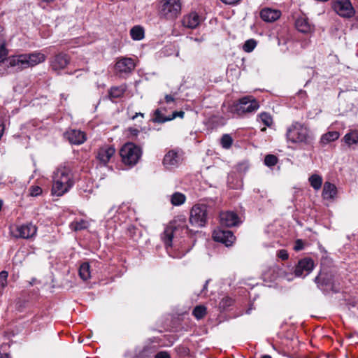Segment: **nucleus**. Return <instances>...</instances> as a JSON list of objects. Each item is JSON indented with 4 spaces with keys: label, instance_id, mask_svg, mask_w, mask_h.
<instances>
[{
    "label": "nucleus",
    "instance_id": "obj_43",
    "mask_svg": "<svg viewBox=\"0 0 358 358\" xmlns=\"http://www.w3.org/2000/svg\"><path fill=\"white\" fill-rule=\"evenodd\" d=\"M174 101H175V99L173 98V96L169 95V94H166L165 96V101L166 103H173V102H174Z\"/></svg>",
    "mask_w": 358,
    "mask_h": 358
},
{
    "label": "nucleus",
    "instance_id": "obj_18",
    "mask_svg": "<svg viewBox=\"0 0 358 358\" xmlns=\"http://www.w3.org/2000/svg\"><path fill=\"white\" fill-rule=\"evenodd\" d=\"M181 162V157L178 151L169 150L164 156L163 164L167 169L177 166Z\"/></svg>",
    "mask_w": 358,
    "mask_h": 358
},
{
    "label": "nucleus",
    "instance_id": "obj_30",
    "mask_svg": "<svg viewBox=\"0 0 358 358\" xmlns=\"http://www.w3.org/2000/svg\"><path fill=\"white\" fill-rule=\"evenodd\" d=\"M88 222L86 220L80 219L75 220L70 224V228L73 231H80L88 227Z\"/></svg>",
    "mask_w": 358,
    "mask_h": 358
},
{
    "label": "nucleus",
    "instance_id": "obj_20",
    "mask_svg": "<svg viewBox=\"0 0 358 358\" xmlns=\"http://www.w3.org/2000/svg\"><path fill=\"white\" fill-rule=\"evenodd\" d=\"M65 135L72 144L80 145L86 140L85 134L80 130L72 129L66 131Z\"/></svg>",
    "mask_w": 358,
    "mask_h": 358
},
{
    "label": "nucleus",
    "instance_id": "obj_9",
    "mask_svg": "<svg viewBox=\"0 0 358 358\" xmlns=\"http://www.w3.org/2000/svg\"><path fill=\"white\" fill-rule=\"evenodd\" d=\"M10 234L16 238L29 239L36 234L37 228L32 223H27L10 229Z\"/></svg>",
    "mask_w": 358,
    "mask_h": 358
},
{
    "label": "nucleus",
    "instance_id": "obj_2",
    "mask_svg": "<svg viewBox=\"0 0 358 358\" xmlns=\"http://www.w3.org/2000/svg\"><path fill=\"white\" fill-rule=\"evenodd\" d=\"M74 185L73 175L68 166H59L53 173L52 194L61 196L69 191Z\"/></svg>",
    "mask_w": 358,
    "mask_h": 358
},
{
    "label": "nucleus",
    "instance_id": "obj_37",
    "mask_svg": "<svg viewBox=\"0 0 358 358\" xmlns=\"http://www.w3.org/2000/svg\"><path fill=\"white\" fill-rule=\"evenodd\" d=\"M42 193V189L39 186L33 185L29 189V194L31 196H37Z\"/></svg>",
    "mask_w": 358,
    "mask_h": 358
},
{
    "label": "nucleus",
    "instance_id": "obj_32",
    "mask_svg": "<svg viewBox=\"0 0 358 358\" xmlns=\"http://www.w3.org/2000/svg\"><path fill=\"white\" fill-rule=\"evenodd\" d=\"M192 314L197 320H200L206 314V308L203 306H197L194 308Z\"/></svg>",
    "mask_w": 358,
    "mask_h": 358
},
{
    "label": "nucleus",
    "instance_id": "obj_28",
    "mask_svg": "<svg viewBox=\"0 0 358 358\" xmlns=\"http://www.w3.org/2000/svg\"><path fill=\"white\" fill-rule=\"evenodd\" d=\"M130 35L134 41L142 40L144 38V29L141 26H134L130 30Z\"/></svg>",
    "mask_w": 358,
    "mask_h": 358
},
{
    "label": "nucleus",
    "instance_id": "obj_10",
    "mask_svg": "<svg viewBox=\"0 0 358 358\" xmlns=\"http://www.w3.org/2000/svg\"><path fill=\"white\" fill-rule=\"evenodd\" d=\"M333 8L340 16L350 18L355 15V9L350 0H334Z\"/></svg>",
    "mask_w": 358,
    "mask_h": 358
},
{
    "label": "nucleus",
    "instance_id": "obj_36",
    "mask_svg": "<svg viewBox=\"0 0 358 358\" xmlns=\"http://www.w3.org/2000/svg\"><path fill=\"white\" fill-rule=\"evenodd\" d=\"M278 162V158L273 155H268L265 157L264 164L267 166H273Z\"/></svg>",
    "mask_w": 358,
    "mask_h": 358
},
{
    "label": "nucleus",
    "instance_id": "obj_35",
    "mask_svg": "<svg viewBox=\"0 0 358 358\" xmlns=\"http://www.w3.org/2000/svg\"><path fill=\"white\" fill-rule=\"evenodd\" d=\"M256 45V41L253 39H250L245 41L243 46V49L245 52H250L255 49Z\"/></svg>",
    "mask_w": 358,
    "mask_h": 358
},
{
    "label": "nucleus",
    "instance_id": "obj_29",
    "mask_svg": "<svg viewBox=\"0 0 358 358\" xmlns=\"http://www.w3.org/2000/svg\"><path fill=\"white\" fill-rule=\"evenodd\" d=\"M90 264L87 262H85L80 265V268H79V275H80V277L83 280H87L89 278H90L91 275H90Z\"/></svg>",
    "mask_w": 358,
    "mask_h": 358
},
{
    "label": "nucleus",
    "instance_id": "obj_6",
    "mask_svg": "<svg viewBox=\"0 0 358 358\" xmlns=\"http://www.w3.org/2000/svg\"><path fill=\"white\" fill-rule=\"evenodd\" d=\"M122 162L129 166L135 165L141 156V149L132 143L124 144L120 150Z\"/></svg>",
    "mask_w": 358,
    "mask_h": 358
},
{
    "label": "nucleus",
    "instance_id": "obj_26",
    "mask_svg": "<svg viewBox=\"0 0 358 358\" xmlns=\"http://www.w3.org/2000/svg\"><path fill=\"white\" fill-rule=\"evenodd\" d=\"M185 201V195L179 192H176L170 196V202L173 206H175L182 205Z\"/></svg>",
    "mask_w": 358,
    "mask_h": 358
},
{
    "label": "nucleus",
    "instance_id": "obj_51",
    "mask_svg": "<svg viewBox=\"0 0 358 358\" xmlns=\"http://www.w3.org/2000/svg\"><path fill=\"white\" fill-rule=\"evenodd\" d=\"M262 131H266V128L264 127V128L262 129Z\"/></svg>",
    "mask_w": 358,
    "mask_h": 358
},
{
    "label": "nucleus",
    "instance_id": "obj_46",
    "mask_svg": "<svg viewBox=\"0 0 358 358\" xmlns=\"http://www.w3.org/2000/svg\"><path fill=\"white\" fill-rule=\"evenodd\" d=\"M320 278H321L320 275H318V276H317V277L315 278V283H317V284L318 287H320Z\"/></svg>",
    "mask_w": 358,
    "mask_h": 358
},
{
    "label": "nucleus",
    "instance_id": "obj_19",
    "mask_svg": "<svg viewBox=\"0 0 358 358\" xmlns=\"http://www.w3.org/2000/svg\"><path fill=\"white\" fill-rule=\"evenodd\" d=\"M296 29L303 34H311L315 30V26L310 22L306 16L299 17L295 22Z\"/></svg>",
    "mask_w": 358,
    "mask_h": 358
},
{
    "label": "nucleus",
    "instance_id": "obj_40",
    "mask_svg": "<svg viewBox=\"0 0 358 358\" xmlns=\"http://www.w3.org/2000/svg\"><path fill=\"white\" fill-rule=\"evenodd\" d=\"M278 257L279 258H280L282 260H286L288 259L289 257V255L287 253V251L285 250H280L278 252V254H277Z\"/></svg>",
    "mask_w": 358,
    "mask_h": 358
},
{
    "label": "nucleus",
    "instance_id": "obj_44",
    "mask_svg": "<svg viewBox=\"0 0 358 358\" xmlns=\"http://www.w3.org/2000/svg\"><path fill=\"white\" fill-rule=\"evenodd\" d=\"M136 229H137L134 226H131L128 228V231L131 236H134V234L136 233Z\"/></svg>",
    "mask_w": 358,
    "mask_h": 358
},
{
    "label": "nucleus",
    "instance_id": "obj_27",
    "mask_svg": "<svg viewBox=\"0 0 358 358\" xmlns=\"http://www.w3.org/2000/svg\"><path fill=\"white\" fill-rule=\"evenodd\" d=\"M126 86L120 85L117 87H112L108 92L110 99H117L121 97L126 91Z\"/></svg>",
    "mask_w": 358,
    "mask_h": 358
},
{
    "label": "nucleus",
    "instance_id": "obj_16",
    "mask_svg": "<svg viewBox=\"0 0 358 358\" xmlns=\"http://www.w3.org/2000/svg\"><path fill=\"white\" fill-rule=\"evenodd\" d=\"M202 21L203 18L196 12H191L183 16L182 24L185 27L192 29L196 28Z\"/></svg>",
    "mask_w": 358,
    "mask_h": 358
},
{
    "label": "nucleus",
    "instance_id": "obj_4",
    "mask_svg": "<svg viewBox=\"0 0 358 358\" xmlns=\"http://www.w3.org/2000/svg\"><path fill=\"white\" fill-rule=\"evenodd\" d=\"M178 231L179 229L175 224L171 223L165 228L162 235L168 254L173 258H181L189 250V248L181 246V248H179L177 245H173V239L176 237Z\"/></svg>",
    "mask_w": 358,
    "mask_h": 358
},
{
    "label": "nucleus",
    "instance_id": "obj_24",
    "mask_svg": "<svg viewBox=\"0 0 358 358\" xmlns=\"http://www.w3.org/2000/svg\"><path fill=\"white\" fill-rule=\"evenodd\" d=\"M343 141L350 148H355L358 146V131L354 130L347 133L343 138Z\"/></svg>",
    "mask_w": 358,
    "mask_h": 358
},
{
    "label": "nucleus",
    "instance_id": "obj_50",
    "mask_svg": "<svg viewBox=\"0 0 358 358\" xmlns=\"http://www.w3.org/2000/svg\"><path fill=\"white\" fill-rule=\"evenodd\" d=\"M207 283H208V282H206V284L204 285V289L206 287Z\"/></svg>",
    "mask_w": 358,
    "mask_h": 358
},
{
    "label": "nucleus",
    "instance_id": "obj_1",
    "mask_svg": "<svg viewBox=\"0 0 358 358\" xmlns=\"http://www.w3.org/2000/svg\"><path fill=\"white\" fill-rule=\"evenodd\" d=\"M8 54L5 44H0V62H3V64L10 68H15L17 71H22L24 69L34 67L39 64L44 62L46 59V55L40 51H34L31 53L20 54L8 57L4 59Z\"/></svg>",
    "mask_w": 358,
    "mask_h": 358
},
{
    "label": "nucleus",
    "instance_id": "obj_14",
    "mask_svg": "<svg viewBox=\"0 0 358 358\" xmlns=\"http://www.w3.org/2000/svg\"><path fill=\"white\" fill-rule=\"evenodd\" d=\"M115 149L113 145H104L100 147L96 152V159L103 165H106L114 156Z\"/></svg>",
    "mask_w": 358,
    "mask_h": 358
},
{
    "label": "nucleus",
    "instance_id": "obj_23",
    "mask_svg": "<svg viewBox=\"0 0 358 358\" xmlns=\"http://www.w3.org/2000/svg\"><path fill=\"white\" fill-rule=\"evenodd\" d=\"M336 187L329 182H325L322 190L323 199L326 200H332L336 197Z\"/></svg>",
    "mask_w": 358,
    "mask_h": 358
},
{
    "label": "nucleus",
    "instance_id": "obj_48",
    "mask_svg": "<svg viewBox=\"0 0 358 358\" xmlns=\"http://www.w3.org/2000/svg\"><path fill=\"white\" fill-rule=\"evenodd\" d=\"M182 231H185V232L187 233V228L185 225L182 227Z\"/></svg>",
    "mask_w": 358,
    "mask_h": 358
},
{
    "label": "nucleus",
    "instance_id": "obj_11",
    "mask_svg": "<svg viewBox=\"0 0 358 358\" xmlns=\"http://www.w3.org/2000/svg\"><path fill=\"white\" fill-rule=\"evenodd\" d=\"M314 268V262L310 258H303L299 261L294 270V275L296 277L304 278L308 275Z\"/></svg>",
    "mask_w": 358,
    "mask_h": 358
},
{
    "label": "nucleus",
    "instance_id": "obj_49",
    "mask_svg": "<svg viewBox=\"0 0 358 358\" xmlns=\"http://www.w3.org/2000/svg\"><path fill=\"white\" fill-rule=\"evenodd\" d=\"M261 358H271V357L269 355H264V356L262 357Z\"/></svg>",
    "mask_w": 358,
    "mask_h": 358
},
{
    "label": "nucleus",
    "instance_id": "obj_41",
    "mask_svg": "<svg viewBox=\"0 0 358 358\" xmlns=\"http://www.w3.org/2000/svg\"><path fill=\"white\" fill-rule=\"evenodd\" d=\"M155 358H171V355L166 351H160L155 355Z\"/></svg>",
    "mask_w": 358,
    "mask_h": 358
},
{
    "label": "nucleus",
    "instance_id": "obj_47",
    "mask_svg": "<svg viewBox=\"0 0 358 358\" xmlns=\"http://www.w3.org/2000/svg\"><path fill=\"white\" fill-rule=\"evenodd\" d=\"M140 115L141 117H143L144 115H143V113H136V115L132 117V119L134 120L136 117H137L138 116H140Z\"/></svg>",
    "mask_w": 358,
    "mask_h": 358
},
{
    "label": "nucleus",
    "instance_id": "obj_34",
    "mask_svg": "<svg viewBox=\"0 0 358 358\" xmlns=\"http://www.w3.org/2000/svg\"><path fill=\"white\" fill-rule=\"evenodd\" d=\"M259 117L266 127H270L273 124L272 117L267 113H262L259 115Z\"/></svg>",
    "mask_w": 358,
    "mask_h": 358
},
{
    "label": "nucleus",
    "instance_id": "obj_22",
    "mask_svg": "<svg viewBox=\"0 0 358 358\" xmlns=\"http://www.w3.org/2000/svg\"><path fill=\"white\" fill-rule=\"evenodd\" d=\"M281 15L279 10L265 8L260 12L261 18L267 22H272L277 20Z\"/></svg>",
    "mask_w": 358,
    "mask_h": 358
},
{
    "label": "nucleus",
    "instance_id": "obj_31",
    "mask_svg": "<svg viewBox=\"0 0 358 358\" xmlns=\"http://www.w3.org/2000/svg\"><path fill=\"white\" fill-rule=\"evenodd\" d=\"M310 185L315 189L318 190L321 188L322 184V178L317 174H313L309 178Z\"/></svg>",
    "mask_w": 358,
    "mask_h": 358
},
{
    "label": "nucleus",
    "instance_id": "obj_52",
    "mask_svg": "<svg viewBox=\"0 0 358 358\" xmlns=\"http://www.w3.org/2000/svg\"><path fill=\"white\" fill-rule=\"evenodd\" d=\"M1 358H3V357H1Z\"/></svg>",
    "mask_w": 358,
    "mask_h": 358
},
{
    "label": "nucleus",
    "instance_id": "obj_5",
    "mask_svg": "<svg viewBox=\"0 0 358 358\" xmlns=\"http://www.w3.org/2000/svg\"><path fill=\"white\" fill-rule=\"evenodd\" d=\"M259 108V102L251 96H245L234 102L229 106V111L238 116L252 113Z\"/></svg>",
    "mask_w": 358,
    "mask_h": 358
},
{
    "label": "nucleus",
    "instance_id": "obj_13",
    "mask_svg": "<svg viewBox=\"0 0 358 358\" xmlns=\"http://www.w3.org/2000/svg\"><path fill=\"white\" fill-rule=\"evenodd\" d=\"M213 238L215 241L220 242L227 247L231 246L235 241V236L231 231L221 229H215L213 231Z\"/></svg>",
    "mask_w": 358,
    "mask_h": 358
},
{
    "label": "nucleus",
    "instance_id": "obj_8",
    "mask_svg": "<svg viewBox=\"0 0 358 358\" xmlns=\"http://www.w3.org/2000/svg\"><path fill=\"white\" fill-rule=\"evenodd\" d=\"M160 9V15L169 20L174 19L180 13L181 3L180 0H163Z\"/></svg>",
    "mask_w": 358,
    "mask_h": 358
},
{
    "label": "nucleus",
    "instance_id": "obj_45",
    "mask_svg": "<svg viewBox=\"0 0 358 358\" xmlns=\"http://www.w3.org/2000/svg\"><path fill=\"white\" fill-rule=\"evenodd\" d=\"M129 131L130 134L133 136H136L138 133V130L137 129L130 128Z\"/></svg>",
    "mask_w": 358,
    "mask_h": 358
},
{
    "label": "nucleus",
    "instance_id": "obj_21",
    "mask_svg": "<svg viewBox=\"0 0 358 358\" xmlns=\"http://www.w3.org/2000/svg\"><path fill=\"white\" fill-rule=\"evenodd\" d=\"M185 113L183 111H175L171 115L165 117L160 109H157L155 112L154 121L158 123H164L167 121L172 120L176 117L183 118Z\"/></svg>",
    "mask_w": 358,
    "mask_h": 358
},
{
    "label": "nucleus",
    "instance_id": "obj_12",
    "mask_svg": "<svg viewBox=\"0 0 358 358\" xmlns=\"http://www.w3.org/2000/svg\"><path fill=\"white\" fill-rule=\"evenodd\" d=\"M70 57L68 55L60 52L52 57L50 61V67L55 71H59L65 69L69 64Z\"/></svg>",
    "mask_w": 358,
    "mask_h": 358
},
{
    "label": "nucleus",
    "instance_id": "obj_33",
    "mask_svg": "<svg viewBox=\"0 0 358 358\" xmlns=\"http://www.w3.org/2000/svg\"><path fill=\"white\" fill-rule=\"evenodd\" d=\"M220 143L223 148L229 149L233 143V139L229 134H224L220 139Z\"/></svg>",
    "mask_w": 358,
    "mask_h": 358
},
{
    "label": "nucleus",
    "instance_id": "obj_39",
    "mask_svg": "<svg viewBox=\"0 0 358 358\" xmlns=\"http://www.w3.org/2000/svg\"><path fill=\"white\" fill-rule=\"evenodd\" d=\"M232 299L229 297H226L222 300V301L220 302V306L224 308L227 306H231L232 304Z\"/></svg>",
    "mask_w": 358,
    "mask_h": 358
},
{
    "label": "nucleus",
    "instance_id": "obj_38",
    "mask_svg": "<svg viewBox=\"0 0 358 358\" xmlns=\"http://www.w3.org/2000/svg\"><path fill=\"white\" fill-rule=\"evenodd\" d=\"M8 273L6 271H1L0 273V287L3 288L7 285Z\"/></svg>",
    "mask_w": 358,
    "mask_h": 358
},
{
    "label": "nucleus",
    "instance_id": "obj_25",
    "mask_svg": "<svg viewBox=\"0 0 358 358\" xmlns=\"http://www.w3.org/2000/svg\"><path fill=\"white\" fill-rule=\"evenodd\" d=\"M339 136L340 134L338 131H328L321 136L320 143L322 145H327L328 143L337 140L339 138Z\"/></svg>",
    "mask_w": 358,
    "mask_h": 358
},
{
    "label": "nucleus",
    "instance_id": "obj_7",
    "mask_svg": "<svg viewBox=\"0 0 358 358\" xmlns=\"http://www.w3.org/2000/svg\"><path fill=\"white\" fill-rule=\"evenodd\" d=\"M207 207L206 205H194L190 211L189 222L192 226L203 227L207 222Z\"/></svg>",
    "mask_w": 358,
    "mask_h": 358
},
{
    "label": "nucleus",
    "instance_id": "obj_17",
    "mask_svg": "<svg viewBox=\"0 0 358 358\" xmlns=\"http://www.w3.org/2000/svg\"><path fill=\"white\" fill-rule=\"evenodd\" d=\"M220 221L222 226L227 227L236 226L240 222L237 214L233 211L222 212L220 215Z\"/></svg>",
    "mask_w": 358,
    "mask_h": 358
},
{
    "label": "nucleus",
    "instance_id": "obj_3",
    "mask_svg": "<svg viewBox=\"0 0 358 358\" xmlns=\"http://www.w3.org/2000/svg\"><path fill=\"white\" fill-rule=\"evenodd\" d=\"M285 137L288 143L296 145H310L314 140L309 128L299 122H294L287 127Z\"/></svg>",
    "mask_w": 358,
    "mask_h": 358
},
{
    "label": "nucleus",
    "instance_id": "obj_15",
    "mask_svg": "<svg viewBox=\"0 0 358 358\" xmlns=\"http://www.w3.org/2000/svg\"><path fill=\"white\" fill-rule=\"evenodd\" d=\"M136 67V64L132 58L120 57L115 63V70L120 73H131Z\"/></svg>",
    "mask_w": 358,
    "mask_h": 358
},
{
    "label": "nucleus",
    "instance_id": "obj_42",
    "mask_svg": "<svg viewBox=\"0 0 358 358\" xmlns=\"http://www.w3.org/2000/svg\"><path fill=\"white\" fill-rule=\"evenodd\" d=\"M303 248V243L302 240H301V239L296 240L295 242L294 246V250L299 251V250H301Z\"/></svg>",
    "mask_w": 358,
    "mask_h": 358
}]
</instances>
